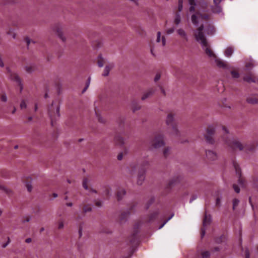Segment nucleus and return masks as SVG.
I'll return each instance as SVG.
<instances>
[{
  "label": "nucleus",
  "mask_w": 258,
  "mask_h": 258,
  "mask_svg": "<svg viewBox=\"0 0 258 258\" xmlns=\"http://www.w3.org/2000/svg\"><path fill=\"white\" fill-rule=\"evenodd\" d=\"M204 28V25H201L194 32V36L196 40L202 45L203 49H205V53L209 57L216 58V56L213 51L209 48L207 39L203 33Z\"/></svg>",
  "instance_id": "1"
},
{
  "label": "nucleus",
  "mask_w": 258,
  "mask_h": 258,
  "mask_svg": "<svg viewBox=\"0 0 258 258\" xmlns=\"http://www.w3.org/2000/svg\"><path fill=\"white\" fill-rule=\"evenodd\" d=\"M223 137L222 140L225 144L232 150H242L245 148V145L241 143L238 140L235 139H231L229 136V131L225 126L222 127Z\"/></svg>",
  "instance_id": "2"
},
{
  "label": "nucleus",
  "mask_w": 258,
  "mask_h": 258,
  "mask_svg": "<svg viewBox=\"0 0 258 258\" xmlns=\"http://www.w3.org/2000/svg\"><path fill=\"white\" fill-rule=\"evenodd\" d=\"M150 149H158L165 145L162 135H158L155 136V138L150 143Z\"/></svg>",
  "instance_id": "3"
},
{
  "label": "nucleus",
  "mask_w": 258,
  "mask_h": 258,
  "mask_svg": "<svg viewBox=\"0 0 258 258\" xmlns=\"http://www.w3.org/2000/svg\"><path fill=\"white\" fill-rule=\"evenodd\" d=\"M166 123L168 125L171 126V133L175 136L178 135V130L176 127L175 122L174 121V117L172 114H169L167 117Z\"/></svg>",
  "instance_id": "4"
},
{
  "label": "nucleus",
  "mask_w": 258,
  "mask_h": 258,
  "mask_svg": "<svg viewBox=\"0 0 258 258\" xmlns=\"http://www.w3.org/2000/svg\"><path fill=\"white\" fill-rule=\"evenodd\" d=\"M212 218L210 215H208L207 214V212L206 211L205 215L204 216V218L203 220V228L201 229V237L203 238L206 233V229L205 227L208 225H209L211 222Z\"/></svg>",
  "instance_id": "5"
},
{
  "label": "nucleus",
  "mask_w": 258,
  "mask_h": 258,
  "mask_svg": "<svg viewBox=\"0 0 258 258\" xmlns=\"http://www.w3.org/2000/svg\"><path fill=\"white\" fill-rule=\"evenodd\" d=\"M215 132V130L212 127H209L207 130V134L205 135V138L207 142L210 144L214 143V140L212 137L214 135Z\"/></svg>",
  "instance_id": "6"
},
{
  "label": "nucleus",
  "mask_w": 258,
  "mask_h": 258,
  "mask_svg": "<svg viewBox=\"0 0 258 258\" xmlns=\"http://www.w3.org/2000/svg\"><path fill=\"white\" fill-rule=\"evenodd\" d=\"M8 70V73L9 74V76L10 78V79L14 81H15L18 85L20 88V91L21 92L23 89V86L21 83V79L19 78V77L18 76L17 74L12 73L10 72V70L9 69Z\"/></svg>",
  "instance_id": "7"
},
{
  "label": "nucleus",
  "mask_w": 258,
  "mask_h": 258,
  "mask_svg": "<svg viewBox=\"0 0 258 258\" xmlns=\"http://www.w3.org/2000/svg\"><path fill=\"white\" fill-rule=\"evenodd\" d=\"M200 18L208 20L209 18V16L208 15H202L199 13H197L195 14H193L191 16L192 23L195 25H197L198 24V19Z\"/></svg>",
  "instance_id": "8"
},
{
  "label": "nucleus",
  "mask_w": 258,
  "mask_h": 258,
  "mask_svg": "<svg viewBox=\"0 0 258 258\" xmlns=\"http://www.w3.org/2000/svg\"><path fill=\"white\" fill-rule=\"evenodd\" d=\"M138 167V164L137 163H131L126 169V173L130 176L134 175L136 172Z\"/></svg>",
  "instance_id": "9"
},
{
  "label": "nucleus",
  "mask_w": 258,
  "mask_h": 258,
  "mask_svg": "<svg viewBox=\"0 0 258 258\" xmlns=\"http://www.w3.org/2000/svg\"><path fill=\"white\" fill-rule=\"evenodd\" d=\"M206 159L209 162H212L218 159L217 153L212 150L206 151Z\"/></svg>",
  "instance_id": "10"
},
{
  "label": "nucleus",
  "mask_w": 258,
  "mask_h": 258,
  "mask_svg": "<svg viewBox=\"0 0 258 258\" xmlns=\"http://www.w3.org/2000/svg\"><path fill=\"white\" fill-rule=\"evenodd\" d=\"M234 166L235 167L236 172L238 175L239 176V178L238 179V183L240 187H243L245 185V180L244 179L241 177V172L239 169V168L238 165L234 164Z\"/></svg>",
  "instance_id": "11"
},
{
  "label": "nucleus",
  "mask_w": 258,
  "mask_h": 258,
  "mask_svg": "<svg viewBox=\"0 0 258 258\" xmlns=\"http://www.w3.org/2000/svg\"><path fill=\"white\" fill-rule=\"evenodd\" d=\"M48 113H59V107L56 101H53L48 108Z\"/></svg>",
  "instance_id": "12"
},
{
  "label": "nucleus",
  "mask_w": 258,
  "mask_h": 258,
  "mask_svg": "<svg viewBox=\"0 0 258 258\" xmlns=\"http://www.w3.org/2000/svg\"><path fill=\"white\" fill-rule=\"evenodd\" d=\"M145 179V171H139L137 177V183L138 185H141L143 184Z\"/></svg>",
  "instance_id": "13"
},
{
  "label": "nucleus",
  "mask_w": 258,
  "mask_h": 258,
  "mask_svg": "<svg viewBox=\"0 0 258 258\" xmlns=\"http://www.w3.org/2000/svg\"><path fill=\"white\" fill-rule=\"evenodd\" d=\"M159 213V212L158 210H156L151 213L148 216L147 222H151L153 221L157 217Z\"/></svg>",
  "instance_id": "14"
},
{
  "label": "nucleus",
  "mask_w": 258,
  "mask_h": 258,
  "mask_svg": "<svg viewBox=\"0 0 258 258\" xmlns=\"http://www.w3.org/2000/svg\"><path fill=\"white\" fill-rule=\"evenodd\" d=\"M177 34L180 37L184 39L185 41H188V37L185 31L182 29H179L177 31Z\"/></svg>",
  "instance_id": "15"
},
{
  "label": "nucleus",
  "mask_w": 258,
  "mask_h": 258,
  "mask_svg": "<svg viewBox=\"0 0 258 258\" xmlns=\"http://www.w3.org/2000/svg\"><path fill=\"white\" fill-rule=\"evenodd\" d=\"M154 92V90L153 88H151L147 90L146 92L144 93L142 97V100H144L149 97H150L151 95H153V94Z\"/></svg>",
  "instance_id": "16"
},
{
  "label": "nucleus",
  "mask_w": 258,
  "mask_h": 258,
  "mask_svg": "<svg viewBox=\"0 0 258 258\" xmlns=\"http://www.w3.org/2000/svg\"><path fill=\"white\" fill-rule=\"evenodd\" d=\"M247 101L251 104H256L258 103V96L254 95L248 97L247 98Z\"/></svg>",
  "instance_id": "17"
},
{
  "label": "nucleus",
  "mask_w": 258,
  "mask_h": 258,
  "mask_svg": "<svg viewBox=\"0 0 258 258\" xmlns=\"http://www.w3.org/2000/svg\"><path fill=\"white\" fill-rule=\"evenodd\" d=\"M126 191L124 189L121 188L119 189L116 194L117 199L118 201L121 200L125 196Z\"/></svg>",
  "instance_id": "18"
},
{
  "label": "nucleus",
  "mask_w": 258,
  "mask_h": 258,
  "mask_svg": "<svg viewBox=\"0 0 258 258\" xmlns=\"http://www.w3.org/2000/svg\"><path fill=\"white\" fill-rule=\"evenodd\" d=\"M54 31L57 33L58 36L63 41H64L65 38L63 37L62 35V32L61 28L59 26H56L54 28Z\"/></svg>",
  "instance_id": "19"
},
{
  "label": "nucleus",
  "mask_w": 258,
  "mask_h": 258,
  "mask_svg": "<svg viewBox=\"0 0 258 258\" xmlns=\"http://www.w3.org/2000/svg\"><path fill=\"white\" fill-rule=\"evenodd\" d=\"M49 118L51 120V125H53L55 121L59 119V114H49Z\"/></svg>",
  "instance_id": "20"
},
{
  "label": "nucleus",
  "mask_w": 258,
  "mask_h": 258,
  "mask_svg": "<svg viewBox=\"0 0 258 258\" xmlns=\"http://www.w3.org/2000/svg\"><path fill=\"white\" fill-rule=\"evenodd\" d=\"M96 116L99 122L105 123L106 122L107 119L105 117L104 114H96Z\"/></svg>",
  "instance_id": "21"
},
{
  "label": "nucleus",
  "mask_w": 258,
  "mask_h": 258,
  "mask_svg": "<svg viewBox=\"0 0 258 258\" xmlns=\"http://www.w3.org/2000/svg\"><path fill=\"white\" fill-rule=\"evenodd\" d=\"M115 141L116 144L122 146L125 144L124 139L121 136H117L115 138Z\"/></svg>",
  "instance_id": "22"
},
{
  "label": "nucleus",
  "mask_w": 258,
  "mask_h": 258,
  "mask_svg": "<svg viewBox=\"0 0 258 258\" xmlns=\"http://www.w3.org/2000/svg\"><path fill=\"white\" fill-rule=\"evenodd\" d=\"M215 61L217 66L220 68H225L227 67V63L221 59L216 58Z\"/></svg>",
  "instance_id": "23"
},
{
  "label": "nucleus",
  "mask_w": 258,
  "mask_h": 258,
  "mask_svg": "<svg viewBox=\"0 0 258 258\" xmlns=\"http://www.w3.org/2000/svg\"><path fill=\"white\" fill-rule=\"evenodd\" d=\"M102 104V102L100 99H98L94 102V109L95 113H99L100 111L99 109L100 105Z\"/></svg>",
  "instance_id": "24"
},
{
  "label": "nucleus",
  "mask_w": 258,
  "mask_h": 258,
  "mask_svg": "<svg viewBox=\"0 0 258 258\" xmlns=\"http://www.w3.org/2000/svg\"><path fill=\"white\" fill-rule=\"evenodd\" d=\"M113 64H109L108 65H107L105 68V69L104 70V72L103 73V76H108V75L109 74V73L110 72V71L111 70V69L113 68Z\"/></svg>",
  "instance_id": "25"
},
{
  "label": "nucleus",
  "mask_w": 258,
  "mask_h": 258,
  "mask_svg": "<svg viewBox=\"0 0 258 258\" xmlns=\"http://www.w3.org/2000/svg\"><path fill=\"white\" fill-rule=\"evenodd\" d=\"M180 180V178L179 177H174L169 180L168 184L170 186H173L177 183L179 182Z\"/></svg>",
  "instance_id": "26"
},
{
  "label": "nucleus",
  "mask_w": 258,
  "mask_h": 258,
  "mask_svg": "<svg viewBox=\"0 0 258 258\" xmlns=\"http://www.w3.org/2000/svg\"><path fill=\"white\" fill-rule=\"evenodd\" d=\"M104 189L103 191V195L106 196V197H109L110 196V191L111 188L109 186H104Z\"/></svg>",
  "instance_id": "27"
},
{
  "label": "nucleus",
  "mask_w": 258,
  "mask_h": 258,
  "mask_svg": "<svg viewBox=\"0 0 258 258\" xmlns=\"http://www.w3.org/2000/svg\"><path fill=\"white\" fill-rule=\"evenodd\" d=\"M36 70V66L34 64H30L25 67L26 71L28 73H31Z\"/></svg>",
  "instance_id": "28"
},
{
  "label": "nucleus",
  "mask_w": 258,
  "mask_h": 258,
  "mask_svg": "<svg viewBox=\"0 0 258 258\" xmlns=\"http://www.w3.org/2000/svg\"><path fill=\"white\" fill-rule=\"evenodd\" d=\"M233 52V48L232 47H227L225 51V55L227 57H230Z\"/></svg>",
  "instance_id": "29"
},
{
  "label": "nucleus",
  "mask_w": 258,
  "mask_h": 258,
  "mask_svg": "<svg viewBox=\"0 0 258 258\" xmlns=\"http://www.w3.org/2000/svg\"><path fill=\"white\" fill-rule=\"evenodd\" d=\"M34 116L30 114H25V115L24 116V118L25 119V121L26 122H31Z\"/></svg>",
  "instance_id": "30"
},
{
  "label": "nucleus",
  "mask_w": 258,
  "mask_h": 258,
  "mask_svg": "<svg viewBox=\"0 0 258 258\" xmlns=\"http://www.w3.org/2000/svg\"><path fill=\"white\" fill-rule=\"evenodd\" d=\"M243 80L247 82H255L254 77L251 74L244 76L243 77Z\"/></svg>",
  "instance_id": "31"
},
{
  "label": "nucleus",
  "mask_w": 258,
  "mask_h": 258,
  "mask_svg": "<svg viewBox=\"0 0 258 258\" xmlns=\"http://www.w3.org/2000/svg\"><path fill=\"white\" fill-rule=\"evenodd\" d=\"M205 31L208 34H213L215 32V28L213 25H209L208 28Z\"/></svg>",
  "instance_id": "32"
},
{
  "label": "nucleus",
  "mask_w": 258,
  "mask_h": 258,
  "mask_svg": "<svg viewBox=\"0 0 258 258\" xmlns=\"http://www.w3.org/2000/svg\"><path fill=\"white\" fill-rule=\"evenodd\" d=\"M105 62V60L104 58L102 57L101 55H99L97 59V63L99 67H103L104 63Z\"/></svg>",
  "instance_id": "33"
},
{
  "label": "nucleus",
  "mask_w": 258,
  "mask_h": 258,
  "mask_svg": "<svg viewBox=\"0 0 258 258\" xmlns=\"http://www.w3.org/2000/svg\"><path fill=\"white\" fill-rule=\"evenodd\" d=\"M141 107L139 104L136 102H133L132 104V109L134 112L138 110Z\"/></svg>",
  "instance_id": "34"
},
{
  "label": "nucleus",
  "mask_w": 258,
  "mask_h": 258,
  "mask_svg": "<svg viewBox=\"0 0 258 258\" xmlns=\"http://www.w3.org/2000/svg\"><path fill=\"white\" fill-rule=\"evenodd\" d=\"M181 21L180 15L178 13H177L175 15V18L174 19V24L175 25H178Z\"/></svg>",
  "instance_id": "35"
},
{
  "label": "nucleus",
  "mask_w": 258,
  "mask_h": 258,
  "mask_svg": "<svg viewBox=\"0 0 258 258\" xmlns=\"http://www.w3.org/2000/svg\"><path fill=\"white\" fill-rule=\"evenodd\" d=\"M64 227V221L62 219L59 220L57 222V228L58 229H62Z\"/></svg>",
  "instance_id": "36"
},
{
  "label": "nucleus",
  "mask_w": 258,
  "mask_h": 258,
  "mask_svg": "<svg viewBox=\"0 0 258 258\" xmlns=\"http://www.w3.org/2000/svg\"><path fill=\"white\" fill-rule=\"evenodd\" d=\"M239 203V200L237 199H234L233 200V202H232V204H233V206H232V209L233 210H235L237 207V206L238 205Z\"/></svg>",
  "instance_id": "37"
},
{
  "label": "nucleus",
  "mask_w": 258,
  "mask_h": 258,
  "mask_svg": "<svg viewBox=\"0 0 258 258\" xmlns=\"http://www.w3.org/2000/svg\"><path fill=\"white\" fill-rule=\"evenodd\" d=\"M90 81H91V78H90V77H89L86 83V86H85V88L83 89L82 93H84L87 90L88 88L89 87V86L90 85Z\"/></svg>",
  "instance_id": "38"
},
{
  "label": "nucleus",
  "mask_w": 258,
  "mask_h": 258,
  "mask_svg": "<svg viewBox=\"0 0 258 258\" xmlns=\"http://www.w3.org/2000/svg\"><path fill=\"white\" fill-rule=\"evenodd\" d=\"M92 208L88 205H86L83 208V212L85 213L91 212V211H92Z\"/></svg>",
  "instance_id": "39"
},
{
  "label": "nucleus",
  "mask_w": 258,
  "mask_h": 258,
  "mask_svg": "<svg viewBox=\"0 0 258 258\" xmlns=\"http://www.w3.org/2000/svg\"><path fill=\"white\" fill-rule=\"evenodd\" d=\"M27 104H26V100L25 99H23L22 100L21 104H20V108L22 110H23L26 108Z\"/></svg>",
  "instance_id": "40"
},
{
  "label": "nucleus",
  "mask_w": 258,
  "mask_h": 258,
  "mask_svg": "<svg viewBox=\"0 0 258 258\" xmlns=\"http://www.w3.org/2000/svg\"><path fill=\"white\" fill-rule=\"evenodd\" d=\"M231 74L233 78H238L239 77V73L235 71H232Z\"/></svg>",
  "instance_id": "41"
},
{
  "label": "nucleus",
  "mask_w": 258,
  "mask_h": 258,
  "mask_svg": "<svg viewBox=\"0 0 258 258\" xmlns=\"http://www.w3.org/2000/svg\"><path fill=\"white\" fill-rule=\"evenodd\" d=\"M87 184H88V179L86 178L84 179L83 181V186L86 190L89 189V187L87 185Z\"/></svg>",
  "instance_id": "42"
},
{
  "label": "nucleus",
  "mask_w": 258,
  "mask_h": 258,
  "mask_svg": "<svg viewBox=\"0 0 258 258\" xmlns=\"http://www.w3.org/2000/svg\"><path fill=\"white\" fill-rule=\"evenodd\" d=\"M210 255V252L208 251H205L202 253V258H209Z\"/></svg>",
  "instance_id": "43"
},
{
  "label": "nucleus",
  "mask_w": 258,
  "mask_h": 258,
  "mask_svg": "<svg viewBox=\"0 0 258 258\" xmlns=\"http://www.w3.org/2000/svg\"><path fill=\"white\" fill-rule=\"evenodd\" d=\"M0 190H3L5 191L7 193L10 194L11 193L12 191L11 190L7 189L4 185L0 184Z\"/></svg>",
  "instance_id": "44"
},
{
  "label": "nucleus",
  "mask_w": 258,
  "mask_h": 258,
  "mask_svg": "<svg viewBox=\"0 0 258 258\" xmlns=\"http://www.w3.org/2000/svg\"><path fill=\"white\" fill-rule=\"evenodd\" d=\"M233 188L236 193H239L240 192V188L239 186L236 185V184H233Z\"/></svg>",
  "instance_id": "45"
},
{
  "label": "nucleus",
  "mask_w": 258,
  "mask_h": 258,
  "mask_svg": "<svg viewBox=\"0 0 258 258\" xmlns=\"http://www.w3.org/2000/svg\"><path fill=\"white\" fill-rule=\"evenodd\" d=\"M227 101L226 99H224L223 101H222V104H220V105L221 106V107H226V108H230V106H228L227 105V104L226 103Z\"/></svg>",
  "instance_id": "46"
},
{
  "label": "nucleus",
  "mask_w": 258,
  "mask_h": 258,
  "mask_svg": "<svg viewBox=\"0 0 258 258\" xmlns=\"http://www.w3.org/2000/svg\"><path fill=\"white\" fill-rule=\"evenodd\" d=\"M94 204L97 207H101L103 205L102 202L100 201H95Z\"/></svg>",
  "instance_id": "47"
},
{
  "label": "nucleus",
  "mask_w": 258,
  "mask_h": 258,
  "mask_svg": "<svg viewBox=\"0 0 258 258\" xmlns=\"http://www.w3.org/2000/svg\"><path fill=\"white\" fill-rule=\"evenodd\" d=\"M30 221V217L28 216H26L23 218L22 220V222L23 223H25L26 222H28Z\"/></svg>",
  "instance_id": "48"
},
{
  "label": "nucleus",
  "mask_w": 258,
  "mask_h": 258,
  "mask_svg": "<svg viewBox=\"0 0 258 258\" xmlns=\"http://www.w3.org/2000/svg\"><path fill=\"white\" fill-rule=\"evenodd\" d=\"M170 149L169 148H166L163 151V154L165 157H167L169 155Z\"/></svg>",
  "instance_id": "49"
},
{
  "label": "nucleus",
  "mask_w": 258,
  "mask_h": 258,
  "mask_svg": "<svg viewBox=\"0 0 258 258\" xmlns=\"http://www.w3.org/2000/svg\"><path fill=\"white\" fill-rule=\"evenodd\" d=\"M7 98L6 94H3L1 96V100L3 102H6L7 101Z\"/></svg>",
  "instance_id": "50"
},
{
  "label": "nucleus",
  "mask_w": 258,
  "mask_h": 258,
  "mask_svg": "<svg viewBox=\"0 0 258 258\" xmlns=\"http://www.w3.org/2000/svg\"><path fill=\"white\" fill-rule=\"evenodd\" d=\"M174 31V28H171L170 29H168L166 31V33L168 34H170L173 33Z\"/></svg>",
  "instance_id": "51"
},
{
  "label": "nucleus",
  "mask_w": 258,
  "mask_h": 258,
  "mask_svg": "<svg viewBox=\"0 0 258 258\" xmlns=\"http://www.w3.org/2000/svg\"><path fill=\"white\" fill-rule=\"evenodd\" d=\"M123 153H119V154L117 155V159L118 160L120 161V160H121L123 159Z\"/></svg>",
  "instance_id": "52"
},
{
  "label": "nucleus",
  "mask_w": 258,
  "mask_h": 258,
  "mask_svg": "<svg viewBox=\"0 0 258 258\" xmlns=\"http://www.w3.org/2000/svg\"><path fill=\"white\" fill-rule=\"evenodd\" d=\"M154 202V199L153 198H151L149 201V204L148 205L146 208L148 209L149 208L150 205H151L152 203H153Z\"/></svg>",
  "instance_id": "53"
},
{
  "label": "nucleus",
  "mask_w": 258,
  "mask_h": 258,
  "mask_svg": "<svg viewBox=\"0 0 258 258\" xmlns=\"http://www.w3.org/2000/svg\"><path fill=\"white\" fill-rule=\"evenodd\" d=\"M161 78V75L160 73H157L156 75V76L155 77V79H154V80L155 82H157V81H158Z\"/></svg>",
  "instance_id": "54"
},
{
  "label": "nucleus",
  "mask_w": 258,
  "mask_h": 258,
  "mask_svg": "<svg viewBox=\"0 0 258 258\" xmlns=\"http://www.w3.org/2000/svg\"><path fill=\"white\" fill-rule=\"evenodd\" d=\"M8 33V34H9V35H12V36H13V38H15V37H16V34H15V33H14L13 32V31H12V30H9V31L8 32V33Z\"/></svg>",
  "instance_id": "55"
},
{
  "label": "nucleus",
  "mask_w": 258,
  "mask_h": 258,
  "mask_svg": "<svg viewBox=\"0 0 258 258\" xmlns=\"http://www.w3.org/2000/svg\"><path fill=\"white\" fill-rule=\"evenodd\" d=\"M173 215H172L171 217H170L168 219H167L166 220H165L163 223L159 227V229H161L162 228L164 225L171 218V217H172Z\"/></svg>",
  "instance_id": "56"
},
{
  "label": "nucleus",
  "mask_w": 258,
  "mask_h": 258,
  "mask_svg": "<svg viewBox=\"0 0 258 258\" xmlns=\"http://www.w3.org/2000/svg\"><path fill=\"white\" fill-rule=\"evenodd\" d=\"M245 258H249L250 257V253H249V250L247 248H246L245 249Z\"/></svg>",
  "instance_id": "57"
},
{
  "label": "nucleus",
  "mask_w": 258,
  "mask_h": 258,
  "mask_svg": "<svg viewBox=\"0 0 258 258\" xmlns=\"http://www.w3.org/2000/svg\"><path fill=\"white\" fill-rule=\"evenodd\" d=\"M25 41H26L28 46L30 44L31 42L34 43V42L33 41L31 40L29 38H26Z\"/></svg>",
  "instance_id": "58"
},
{
  "label": "nucleus",
  "mask_w": 258,
  "mask_h": 258,
  "mask_svg": "<svg viewBox=\"0 0 258 258\" xmlns=\"http://www.w3.org/2000/svg\"><path fill=\"white\" fill-rule=\"evenodd\" d=\"M253 184L255 186H258V178L255 177L253 179Z\"/></svg>",
  "instance_id": "59"
},
{
  "label": "nucleus",
  "mask_w": 258,
  "mask_h": 258,
  "mask_svg": "<svg viewBox=\"0 0 258 258\" xmlns=\"http://www.w3.org/2000/svg\"><path fill=\"white\" fill-rule=\"evenodd\" d=\"M26 187H27V189L29 192H31L32 191V186L31 184H27L26 185Z\"/></svg>",
  "instance_id": "60"
},
{
  "label": "nucleus",
  "mask_w": 258,
  "mask_h": 258,
  "mask_svg": "<svg viewBox=\"0 0 258 258\" xmlns=\"http://www.w3.org/2000/svg\"><path fill=\"white\" fill-rule=\"evenodd\" d=\"M10 241H11L10 239L8 237V241H7V242L5 243V244H3L2 247L3 248H5L10 243Z\"/></svg>",
  "instance_id": "61"
},
{
  "label": "nucleus",
  "mask_w": 258,
  "mask_h": 258,
  "mask_svg": "<svg viewBox=\"0 0 258 258\" xmlns=\"http://www.w3.org/2000/svg\"><path fill=\"white\" fill-rule=\"evenodd\" d=\"M216 205L217 206H220V198H217L216 201Z\"/></svg>",
  "instance_id": "62"
},
{
  "label": "nucleus",
  "mask_w": 258,
  "mask_h": 258,
  "mask_svg": "<svg viewBox=\"0 0 258 258\" xmlns=\"http://www.w3.org/2000/svg\"><path fill=\"white\" fill-rule=\"evenodd\" d=\"M253 64L251 62H248L246 63L245 65V67L247 69L252 67Z\"/></svg>",
  "instance_id": "63"
},
{
  "label": "nucleus",
  "mask_w": 258,
  "mask_h": 258,
  "mask_svg": "<svg viewBox=\"0 0 258 258\" xmlns=\"http://www.w3.org/2000/svg\"><path fill=\"white\" fill-rule=\"evenodd\" d=\"M195 6L196 5H190V7L189 8V11L190 12H194L195 11Z\"/></svg>",
  "instance_id": "64"
}]
</instances>
